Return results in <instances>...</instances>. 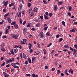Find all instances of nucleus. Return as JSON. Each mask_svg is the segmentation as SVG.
I'll use <instances>...</instances> for the list:
<instances>
[{"label":"nucleus","instance_id":"obj_1","mask_svg":"<svg viewBox=\"0 0 77 77\" xmlns=\"http://www.w3.org/2000/svg\"><path fill=\"white\" fill-rule=\"evenodd\" d=\"M11 36L13 38H14V39H18V36H19V34H17L15 35L14 34H11Z\"/></svg>","mask_w":77,"mask_h":77},{"label":"nucleus","instance_id":"obj_2","mask_svg":"<svg viewBox=\"0 0 77 77\" xmlns=\"http://www.w3.org/2000/svg\"><path fill=\"white\" fill-rule=\"evenodd\" d=\"M40 37L41 38H44V33L42 32H41L40 33Z\"/></svg>","mask_w":77,"mask_h":77},{"label":"nucleus","instance_id":"obj_3","mask_svg":"<svg viewBox=\"0 0 77 77\" xmlns=\"http://www.w3.org/2000/svg\"><path fill=\"white\" fill-rule=\"evenodd\" d=\"M27 29L24 28L23 31V34L25 35H26V32H27Z\"/></svg>","mask_w":77,"mask_h":77},{"label":"nucleus","instance_id":"obj_4","mask_svg":"<svg viewBox=\"0 0 77 77\" xmlns=\"http://www.w3.org/2000/svg\"><path fill=\"white\" fill-rule=\"evenodd\" d=\"M27 40H26V39H24L23 40V42H21V44H26V43Z\"/></svg>","mask_w":77,"mask_h":77},{"label":"nucleus","instance_id":"obj_5","mask_svg":"<svg viewBox=\"0 0 77 77\" xmlns=\"http://www.w3.org/2000/svg\"><path fill=\"white\" fill-rule=\"evenodd\" d=\"M36 58L35 57H33L32 58V62H34V61H35V60H36Z\"/></svg>","mask_w":77,"mask_h":77},{"label":"nucleus","instance_id":"obj_6","mask_svg":"<svg viewBox=\"0 0 77 77\" xmlns=\"http://www.w3.org/2000/svg\"><path fill=\"white\" fill-rule=\"evenodd\" d=\"M54 10L55 11H56L57 10V5H55L54 7Z\"/></svg>","mask_w":77,"mask_h":77},{"label":"nucleus","instance_id":"obj_7","mask_svg":"<svg viewBox=\"0 0 77 77\" xmlns=\"http://www.w3.org/2000/svg\"><path fill=\"white\" fill-rule=\"evenodd\" d=\"M7 20L8 23H12V21L11 20V19H10V18L8 17Z\"/></svg>","mask_w":77,"mask_h":77},{"label":"nucleus","instance_id":"obj_8","mask_svg":"<svg viewBox=\"0 0 77 77\" xmlns=\"http://www.w3.org/2000/svg\"><path fill=\"white\" fill-rule=\"evenodd\" d=\"M14 26L15 29H17L18 27V24L16 23L15 24Z\"/></svg>","mask_w":77,"mask_h":77},{"label":"nucleus","instance_id":"obj_9","mask_svg":"<svg viewBox=\"0 0 77 77\" xmlns=\"http://www.w3.org/2000/svg\"><path fill=\"white\" fill-rule=\"evenodd\" d=\"M37 11H38V8H37V7L35 8L34 10V12H37Z\"/></svg>","mask_w":77,"mask_h":77},{"label":"nucleus","instance_id":"obj_10","mask_svg":"<svg viewBox=\"0 0 77 77\" xmlns=\"http://www.w3.org/2000/svg\"><path fill=\"white\" fill-rule=\"evenodd\" d=\"M23 57L24 59H27V57L26 56V54L24 53L23 54Z\"/></svg>","mask_w":77,"mask_h":77},{"label":"nucleus","instance_id":"obj_11","mask_svg":"<svg viewBox=\"0 0 77 77\" xmlns=\"http://www.w3.org/2000/svg\"><path fill=\"white\" fill-rule=\"evenodd\" d=\"M9 33V30H8V29H6V30H5V34H7L8 33Z\"/></svg>","mask_w":77,"mask_h":77},{"label":"nucleus","instance_id":"obj_12","mask_svg":"<svg viewBox=\"0 0 77 77\" xmlns=\"http://www.w3.org/2000/svg\"><path fill=\"white\" fill-rule=\"evenodd\" d=\"M46 35L47 36H51V34H50V33L49 32H48L46 33Z\"/></svg>","mask_w":77,"mask_h":77},{"label":"nucleus","instance_id":"obj_13","mask_svg":"<svg viewBox=\"0 0 77 77\" xmlns=\"http://www.w3.org/2000/svg\"><path fill=\"white\" fill-rule=\"evenodd\" d=\"M22 8V5H20L19 7L18 10L19 11H21V9Z\"/></svg>","mask_w":77,"mask_h":77},{"label":"nucleus","instance_id":"obj_14","mask_svg":"<svg viewBox=\"0 0 77 77\" xmlns=\"http://www.w3.org/2000/svg\"><path fill=\"white\" fill-rule=\"evenodd\" d=\"M8 1H7L5 2L4 5L5 6H7V5H8Z\"/></svg>","mask_w":77,"mask_h":77},{"label":"nucleus","instance_id":"obj_15","mask_svg":"<svg viewBox=\"0 0 77 77\" xmlns=\"http://www.w3.org/2000/svg\"><path fill=\"white\" fill-rule=\"evenodd\" d=\"M63 4V2H60L58 3V5H62Z\"/></svg>","mask_w":77,"mask_h":77},{"label":"nucleus","instance_id":"obj_16","mask_svg":"<svg viewBox=\"0 0 77 77\" xmlns=\"http://www.w3.org/2000/svg\"><path fill=\"white\" fill-rule=\"evenodd\" d=\"M44 17L45 19H48V16H47L46 15H44Z\"/></svg>","mask_w":77,"mask_h":77},{"label":"nucleus","instance_id":"obj_17","mask_svg":"<svg viewBox=\"0 0 77 77\" xmlns=\"http://www.w3.org/2000/svg\"><path fill=\"white\" fill-rule=\"evenodd\" d=\"M52 44H53V43H50L48 45L47 47H50V46H51V45H52Z\"/></svg>","mask_w":77,"mask_h":77},{"label":"nucleus","instance_id":"obj_18","mask_svg":"<svg viewBox=\"0 0 77 77\" xmlns=\"http://www.w3.org/2000/svg\"><path fill=\"white\" fill-rule=\"evenodd\" d=\"M21 16V12H20L19 13L18 17L19 18H20Z\"/></svg>","mask_w":77,"mask_h":77},{"label":"nucleus","instance_id":"obj_19","mask_svg":"<svg viewBox=\"0 0 77 77\" xmlns=\"http://www.w3.org/2000/svg\"><path fill=\"white\" fill-rule=\"evenodd\" d=\"M75 32V30L74 29H72L70 30V32Z\"/></svg>","mask_w":77,"mask_h":77},{"label":"nucleus","instance_id":"obj_20","mask_svg":"<svg viewBox=\"0 0 77 77\" xmlns=\"http://www.w3.org/2000/svg\"><path fill=\"white\" fill-rule=\"evenodd\" d=\"M28 60L29 63H32V62H31V60H30V58H28Z\"/></svg>","mask_w":77,"mask_h":77},{"label":"nucleus","instance_id":"obj_21","mask_svg":"<svg viewBox=\"0 0 77 77\" xmlns=\"http://www.w3.org/2000/svg\"><path fill=\"white\" fill-rule=\"evenodd\" d=\"M15 24H16V22L14 21V22H12L11 23V25H14Z\"/></svg>","mask_w":77,"mask_h":77},{"label":"nucleus","instance_id":"obj_22","mask_svg":"<svg viewBox=\"0 0 77 77\" xmlns=\"http://www.w3.org/2000/svg\"><path fill=\"white\" fill-rule=\"evenodd\" d=\"M34 55H38V54H39V53H38L37 52H35L34 54Z\"/></svg>","mask_w":77,"mask_h":77},{"label":"nucleus","instance_id":"obj_23","mask_svg":"<svg viewBox=\"0 0 77 77\" xmlns=\"http://www.w3.org/2000/svg\"><path fill=\"white\" fill-rule=\"evenodd\" d=\"M14 3H12L11 4H10L9 5V6L10 7H11V6H13V5H14Z\"/></svg>","mask_w":77,"mask_h":77},{"label":"nucleus","instance_id":"obj_24","mask_svg":"<svg viewBox=\"0 0 77 77\" xmlns=\"http://www.w3.org/2000/svg\"><path fill=\"white\" fill-rule=\"evenodd\" d=\"M68 47H69V46H68V45H64L65 48H68Z\"/></svg>","mask_w":77,"mask_h":77},{"label":"nucleus","instance_id":"obj_25","mask_svg":"<svg viewBox=\"0 0 77 77\" xmlns=\"http://www.w3.org/2000/svg\"><path fill=\"white\" fill-rule=\"evenodd\" d=\"M62 23L63 26H65V22L63 21L62 22Z\"/></svg>","mask_w":77,"mask_h":77},{"label":"nucleus","instance_id":"obj_26","mask_svg":"<svg viewBox=\"0 0 77 77\" xmlns=\"http://www.w3.org/2000/svg\"><path fill=\"white\" fill-rule=\"evenodd\" d=\"M74 56L75 57H77V54L76 52H75L73 54Z\"/></svg>","mask_w":77,"mask_h":77},{"label":"nucleus","instance_id":"obj_27","mask_svg":"<svg viewBox=\"0 0 77 77\" xmlns=\"http://www.w3.org/2000/svg\"><path fill=\"white\" fill-rule=\"evenodd\" d=\"M9 13L6 14L4 16V17H5V18H7V17H8V15H9Z\"/></svg>","mask_w":77,"mask_h":77},{"label":"nucleus","instance_id":"obj_28","mask_svg":"<svg viewBox=\"0 0 77 77\" xmlns=\"http://www.w3.org/2000/svg\"><path fill=\"white\" fill-rule=\"evenodd\" d=\"M20 47V45H14V48H18Z\"/></svg>","mask_w":77,"mask_h":77},{"label":"nucleus","instance_id":"obj_29","mask_svg":"<svg viewBox=\"0 0 77 77\" xmlns=\"http://www.w3.org/2000/svg\"><path fill=\"white\" fill-rule=\"evenodd\" d=\"M17 51H18V49H17V48L15 49L14 51V53H17Z\"/></svg>","mask_w":77,"mask_h":77},{"label":"nucleus","instance_id":"obj_30","mask_svg":"<svg viewBox=\"0 0 77 77\" xmlns=\"http://www.w3.org/2000/svg\"><path fill=\"white\" fill-rule=\"evenodd\" d=\"M11 52L12 54H13V55L14 54V50H12V51H11Z\"/></svg>","mask_w":77,"mask_h":77},{"label":"nucleus","instance_id":"obj_31","mask_svg":"<svg viewBox=\"0 0 77 77\" xmlns=\"http://www.w3.org/2000/svg\"><path fill=\"white\" fill-rule=\"evenodd\" d=\"M5 65V62H4L2 64H1V66L2 67L3 66H4Z\"/></svg>","mask_w":77,"mask_h":77},{"label":"nucleus","instance_id":"obj_32","mask_svg":"<svg viewBox=\"0 0 77 77\" xmlns=\"http://www.w3.org/2000/svg\"><path fill=\"white\" fill-rule=\"evenodd\" d=\"M1 50L2 51H4V52L5 51V49L3 48H1Z\"/></svg>","mask_w":77,"mask_h":77},{"label":"nucleus","instance_id":"obj_33","mask_svg":"<svg viewBox=\"0 0 77 77\" xmlns=\"http://www.w3.org/2000/svg\"><path fill=\"white\" fill-rule=\"evenodd\" d=\"M43 51H44V54H46L47 52H46V50L44 49Z\"/></svg>","mask_w":77,"mask_h":77},{"label":"nucleus","instance_id":"obj_34","mask_svg":"<svg viewBox=\"0 0 77 77\" xmlns=\"http://www.w3.org/2000/svg\"><path fill=\"white\" fill-rule=\"evenodd\" d=\"M32 8H30V9H29V14H30V13H31V12H32Z\"/></svg>","mask_w":77,"mask_h":77},{"label":"nucleus","instance_id":"obj_35","mask_svg":"<svg viewBox=\"0 0 77 77\" xmlns=\"http://www.w3.org/2000/svg\"><path fill=\"white\" fill-rule=\"evenodd\" d=\"M20 23L21 24H22V23L23 22V20H22L21 19H20Z\"/></svg>","mask_w":77,"mask_h":77},{"label":"nucleus","instance_id":"obj_36","mask_svg":"<svg viewBox=\"0 0 77 77\" xmlns=\"http://www.w3.org/2000/svg\"><path fill=\"white\" fill-rule=\"evenodd\" d=\"M39 18H38V19H36L35 20V22H38L39 21Z\"/></svg>","mask_w":77,"mask_h":77},{"label":"nucleus","instance_id":"obj_37","mask_svg":"<svg viewBox=\"0 0 77 77\" xmlns=\"http://www.w3.org/2000/svg\"><path fill=\"white\" fill-rule=\"evenodd\" d=\"M43 2L44 3V4H45V5H46V4H47V2H46L45 0H43Z\"/></svg>","mask_w":77,"mask_h":77},{"label":"nucleus","instance_id":"obj_38","mask_svg":"<svg viewBox=\"0 0 77 77\" xmlns=\"http://www.w3.org/2000/svg\"><path fill=\"white\" fill-rule=\"evenodd\" d=\"M69 11H71L72 10V7H69Z\"/></svg>","mask_w":77,"mask_h":77},{"label":"nucleus","instance_id":"obj_39","mask_svg":"<svg viewBox=\"0 0 77 77\" xmlns=\"http://www.w3.org/2000/svg\"><path fill=\"white\" fill-rule=\"evenodd\" d=\"M29 63V62L28 61H26L25 62V65H28V64Z\"/></svg>","mask_w":77,"mask_h":77},{"label":"nucleus","instance_id":"obj_40","mask_svg":"<svg viewBox=\"0 0 77 77\" xmlns=\"http://www.w3.org/2000/svg\"><path fill=\"white\" fill-rule=\"evenodd\" d=\"M3 74H4V75L6 76V75H7V73H6V72H4L3 73Z\"/></svg>","mask_w":77,"mask_h":77},{"label":"nucleus","instance_id":"obj_41","mask_svg":"<svg viewBox=\"0 0 77 77\" xmlns=\"http://www.w3.org/2000/svg\"><path fill=\"white\" fill-rule=\"evenodd\" d=\"M37 45H38V48H40V47H41V46L38 43L37 44Z\"/></svg>","mask_w":77,"mask_h":77},{"label":"nucleus","instance_id":"obj_42","mask_svg":"<svg viewBox=\"0 0 77 77\" xmlns=\"http://www.w3.org/2000/svg\"><path fill=\"white\" fill-rule=\"evenodd\" d=\"M2 38L3 39H5V38H7V36L6 35L4 36H2Z\"/></svg>","mask_w":77,"mask_h":77},{"label":"nucleus","instance_id":"obj_43","mask_svg":"<svg viewBox=\"0 0 77 77\" xmlns=\"http://www.w3.org/2000/svg\"><path fill=\"white\" fill-rule=\"evenodd\" d=\"M26 75L28 77H30V76H31V75L30 74H26Z\"/></svg>","mask_w":77,"mask_h":77},{"label":"nucleus","instance_id":"obj_44","mask_svg":"<svg viewBox=\"0 0 77 77\" xmlns=\"http://www.w3.org/2000/svg\"><path fill=\"white\" fill-rule=\"evenodd\" d=\"M11 65L13 66V67H14L15 65V63H11Z\"/></svg>","mask_w":77,"mask_h":77},{"label":"nucleus","instance_id":"obj_45","mask_svg":"<svg viewBox=\"0 0 77 77\" xmlns=\"http://www.w3.org/2000/svg\"><path fill=\"white\" fill-rule=\"evenodd\" d=\"M28 5L29 8H30V6H31V4L30 3H28Z\"/></svg>","mask_w":77,"mask_h":77},{"label":"nucleus","instance_id":"obj_46","mask_svg":"<svg viewBox=\"0 0 77 77\" xmlns=\"http://www.w3.org/2000/svg\"><path fill=\"white\" fill-rule=\"evenodd\" d=\"M47 29H48V27L47 26H46L44 28V30H47Z\"/></svg>","mask_w":77,"mask_h":77},{"label":"nucleus","instance_id":"obj_47","mask_svg":"<svg viewBox=\"0 0 77 77\" xmlns=\"http://www.w3.org/2000/svg\"><path fill=\"white\" fill-rule=\"evenodd\" d=\"M13 67L14 68H18V66L15 65Z\"/></svg>","mask_w":77,"mask_h":77},{"label":"nucleus","instance_id":"obj_48","mask_svg":"<svg viewBox=\"0 0 77 77\" xmlns=\"http://www.w3.org/2000/svg\"><path fill=\"white\" fill-rule=\"evenodd\" d=\"M67 15L69 16H71V13L70 12H68L67 13Z\"/></svg>","mask_w":77,"mask_h":77},{"label":"nucleus","instance_id":"obj_49","mask_svg":"<svg viewBox=\"0 0 77 77\" xmlns=\"http://www.w3.org/2000/svg\"><path fill=\"white\" fill-rule=\"evenodd\" d=\"M63 40V39L62 38H61L59 39V42H61Z\"/></svg>","mask_w":77,"mask_h":77},{"label":"nucleus","instance_id":"obj_50","mask_svg":"<svg viewBox=\"0 0 77 77\" xmlns=\"http://www.w3.org/2000/svg\"><path fill=\"white\" fill-rule=\"evenodd\" d=\"M73 51L74 52H75V53H76V52H77V51L76 50L73 49V50L72 51Z\"/></svg>","mask_w":77,"mask_h":77},{"label":"nucleus","instance_id":"obj_51","mask_svg":"<svg viewBox=\"0 0 77 77\" xmlns=\"http://www.w3.org/2000/svg\"><path fill=\"white\" fill-rule=\"evenodd\" d=\"M36 26L37 27H39V23H37L36 25Z\"/></svg>","mask_w":77,"mask_h":77},{"label":"nucleus","instance_id":"obj_52","mask_svg":"<svg viewBox=\"0 0 77 77\" xmlns=\"http://www.w3.org/2000/svg\"><path fill=\"white\" fill-rule=\"evenodd\" d=\"M46 14V15H47V16H48V13L47 12H46L45 13Z\"/></svg>","mask_w":77,"mask_h":77},{"label":"nucleus","instance_id":"obj_53","mask_svg":"<svg viewBox=\"0 0 77 77\" xmlns=\"http://www.w3.org/2000/svg\"><path fill=\"white\" fill-rule=\"evenodd\" d=\"M28 47L29 49V50H30V49H31V48H32V46H28Z\"/></svg>","mask_w":77,"mask_h":77},{"label":"nucleus","instance_id":"obj_54","mask_svg":"<svg viewBox=\"0 0 77 77\" xmlns=\"http://www.w3.org/2000/svg\"><path fill=\"white\" fill-rule=\"evenodd\" d=\"M52 15H53L52 14V13H49V16L50 17H51V16H52Z\"/></svg>","mask_w":77,"mask_h":77},{"label":"nucleus","instance_id":"obj_55","mask_svg":"<svg viewBox=\"0 0 77 77\" xmlns=\"http://www.w3.org/2000/svg\"><path fill=\"white\" fill-rule=\"evenodd\" d=\"M27 27H30V24L28 23Z\"/></svg>","mask_w":77,"mask_h":77},{"label":"nucleus","instance_id":"obj_56","mask_svg":"<svg viewBox=\"0 0 77 77\" xmlns=\"http://www.w3.org/2000/svg\"><path fill=\"white\" fill-rule=\"evenodd\" d=\"M34 14V13L33 12L32 13V14H30V15L31 16V17H32V16H33Z\"/></svg>","mask_w":77,"mask_h":77},{"label":"nucleus","instance_id":"obj_57","mask_svg":"<svg viewBox=\"0 0 77 77\" xmlns=\"http://www.w3.org/2000/svg\"><path fill=\"white\" fill-rule=\"evenodd\" d=\"M25 35H29V32H25Z\"/></svg>","mask_w":77,"mask_h":77},{"label":"nucleus","instance_id":"obj_58","mask_svg":"<svg viewBox=\"0 0 77 77\" xmlns=\"http://www.w3.org/2000/svg\"><path fill=\"white\" fill-rule=\"evenodd\" d=\"M69 48L70 50H71L72 51H73V48H71V47H69Z\"/></svg>","mask_w":77,"mask_h":77},{"label":"nucleus","instance_id":"obj_59","mask_svg":"<svg viewBox=\"0 0 77 77\" xmlns=\"http://www.w3.org/2000/svg\"><path fill=\"white\" fill-rule=\"evenodd\" d=\"M55 70V69L54 68H53L52 69L51 71H54Z\"/></svg>","mask_w":77,"mask_h":77},{"label":"nucleus","instance_id":"obj_60","mask_svg":"<svg viewBox=\"0 0 77 77\" xmlns=\"http://www.w3.org/2000/svg\"><path fill=\"white\" fill-rule=\"evenodd\" d=\"M26 23V21H24L23 23V25H24Z\"/></svg>","mask_w":77,"mask_h":77},{"label":"nucleus","instance_id":"obj_61","mask_svg":"<svg viewBox=\"0 0 77 77\" xmlns=\"http://www.w3.org/2000/svg\"><path fill=\"white\" fill-rule=\"evenodd\" d=\"M74 46V47H75V48L77 49V45H75Z\"/></svg>","mask_w":77,"mask_h":77},{"label":"nucleus","instance_id":"obj_62","mask_svg":"<svg viewBox=\"0 0 77 77\" xmlns=\"http://www.w3.org/2000/svg\"><path fill=\"white\" fill-rule=\"evenodd\" d=\"M35 73H33L32 74V77H35Z\"/></svg>","mask_w":77,"mask_h":77},{"label":"nucleus","instance_id":"obj_63","mask_svg":"<svg viewBox=\"0 0 77 77\" xmlns=\"http://www.w3.org/2000/svg\"><path fill=\"white\" fill-rule=\"evenodd\" d=\"M40 18L41 19H43V18H44V17L42 16H41L40 17Z\"/></svg>","mask_w":77,"mask_h":77},{"label":"nucleus","instance_id":"obj_64","mask_svg":"<svg viewBox=\"0 0 77 77\" xmlns=\"http://www.w3.org/2000/svg\"><path fill=\"white\" fill-rule=\"evenodd\" d=\"M4 47H5V44H3L2 45V48H4Z\"/></svg>","mask_w":77,"mask_h":77}]
</instances>
